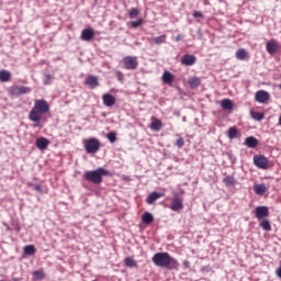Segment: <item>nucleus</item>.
<instances>
[{
    "label": "nucleus",
    "instance_id": "1",
    "mask_svg": "<svg viewBox=\"0 0 281 281\" xmlns=\"http://www.w3.org/2000/svg\"><path fill=\"white\" fill-rule=\"evenodd\" d=\"M49 111H50L49 103H47L45 99L35 100L34 106L29 113V120L31 122H34V124L38 126L41 124V120H43V115H45L46 113H49Z\"/></svg>",
    "mask_w": 281,
    "mask_h": 281
},
{
    "label": "nucleus",
    "instance_id": "2",
    "mask_svg": "<svg viewBox=\"0 0 281 281\" xmlns=\"http://www.w3.org/2000/svg\"><path fill=\"white\" fill-rule=\"evenodd\" d=\"M151 262L155 267H160L161 269H179V261L168 252H156L151 258Z\"/></svg>",
    "mask_w": 281,
    "mask_h": 281
},
{
    "label": "nucleus",
    "instance_id": "3",
    "mask_svg": "<svg viewBox=\"0 0 281 281\" xmlns=\"http://www.w3.org/2000/svg\"><path fill=\"white\" fill-rule=\"evenodd\" d=\"M111 172L102 167L97 168L95 170L86 171L83 179L88 183H93V186H100L104 181V177H110Z\"/></svg>",
    "mask_w": 281,
    "mask_h": 281
},
{
    "label": "nucleus",
    "instance_id": "4",
    "mask_svg": "<svg viewBox=\"0 0 281 281\" xmlns=\"http://www.w3.org/2000/svg\"><path fill=\"white\" fill-rule=\"evenodd\" d=\"M85 149L89 155H93V153H98L100 150V140L97 138H89L85 140Z\"/></svg>",
    "mask_w": 281,
    "mask_h": 281
},
{
    "label": "nucleus",
    "instance_id": "5",
    "mask_svg": "<svg viewBox=\"0 0 281 281\" xmlns=\"http://www.w3.org/2000/svg\"><path fill=\"white\" fill-rule=\"evenodd\" d=\"M123 65L127 70H135L139 66V61H137V57L135 56H125L123 58Z\"/></svg>",
    "mask_w": 281,
    "mask_h": 281
},
{
    "label": "nucleus",
    "instance_id": "6",
    "mask_svg": "<svg viewBox=\"0 0 281 281\" xmlns=\"http://www.w3.org/2000/svg\"><path fill=\"white\" fill-rule=\"evenodd\" d=\"M254 164L261 170H267V168H269V159L262 155L254 156Z\"/></svg>",
    "mask_w": 281,
    "mask_h": 281
},
{
    "label": "nucleus",
    "instance_id": "7",
    "mask_svg": "<svg viewBox=\"0 0 281 281\" xmlns=\"http://www.w3.org/2000/svg\"><path fill=\"white\" fill-rule=\"evenodd\" d=\"M169 210L172 212H181L183 210V199L176 196L172 199Z\"/></svg>",
    "mask_w": 281,
    "mask_h": 281
},
{
    "label": "nucleus",
    "instance_id": "8",
    "mask_svg": "<svg viewBox=\"0 0 281 281\" xmlns=\"http://www.w3.org/2000/svg\"><path fill=\"white\" fill-rule=\"evenodd\" d=\"M180 63L186 67H192V65L196 64V56L190 54L183 55L180 59Z\"/></svg>",
    "mask_w": 281,
    "mask_h": 281
},
{
    "label": "nucleus",
    "instance_id": "9",
    "mask_svg": "<svg viewBox=\"0 0 281 281\" xmlns=\"http://www.w3.org/2000/svg\"><path fill=\"white\" fill-rule=\"evenodd\" d=\"M30 91H32V89L25 86H13L11 88L12 95H23L25 93H30Z\"/></svg>",
    "mask_w": 281,
    "mask_h": 281
},
{
    "label": "nucleus",
    "instance_id": "10",
    "mask_svg": "<svg viewBox=\"0 0 281 281\" xmlns=\"http://www.w3.org/2000/svg\"><path fill=\"white\" fill-rule=\"evenodd\" d=\"M85 85L90 87V89H95L100 87V81L98 80V76L90 75L85 79Z\"/></svg>",
    "mask_w": 281,
    "mask_h": 281
},
{
    "label": "nucleus",
    "instance_id": "11",
    "mask_svg": "<svg viewBox=\"0 0 281 281\" xmlns=\"http://www.w3.org/2000/svg\"><path fill=\"white\" fill-rule=\"evenodd\" d=\"M102 102H103L104 106L111 108V106H115L116 99L111 93H104L102 95Z\"/></svg>",
    "mask_w": 281,
    "mask_h": 281
},
{
    "label": "nucleus",
    "instance_id": "12",
    "mask_svg": "<svg viewBox=\"0 0 281 281\" xmlns=\"http://www.w3.org/2000/svg\"><path fill=\"white\" fill-rule=\"evenodd\" d=\"M266 49L268 52V54H276V52H278V49H280V44H278V42H276V40H270L267 42L266 44Z\"/></svg>",
    "mask_w": 281,
    "mask_h": 281
},
{
    "label": "nucleus",
    "instance_id": "13",
    "mask_svg": "<svg viewBox=\"0 0 281 281\" xmlns=\"http://www.w3.org/2000/svg\"><path fill=\"white\" fill-rule=\"evenodd\" d=\"M93 36H95V31H93V29H83L81 32V41H93Z\"/></svg>",
    "mask_w": 281,
    "mask_h": 281
},
{
    "label": "nucleus",
    "instance_id": "14",
    "mask_svg": "<svg viewBox=\"0 0 281 281\" xmlns=\"http://www.w3.org/2000/svg\"><path fill=\"white\" fill-rule=\"evenodd\" d=\"M255 100L260 102V104H265L269 100V92L265 90H258L255 94Z\"/></svg>",
    "mask_w": 281,
    "mask_h": 281
},
{
    "label": "nucleus",
    "instance_id": "15",
    "mask_svg": "<svg viewBox=\"0 0 281 281\" xmlns=\"http://www.w3.org/2000/svg\"><path fill=\"white\" fill-rule=\"evenodd\" d=\"M35 146L38 148V150H47V146H49V139L46 137H40L35 142Z\"/></svg>",
    "mask_w": 281,
    "mask_h": 281
},
{
    "label": "nucleus",
    "instance_id": "16",
    "mask_svg": "<svg viewBox=\"0 0 281 281\" xmlns=\"http://www.w3.org/2000/svg\"><path fill=\"white\" fill-rule=\"evenodd\" d=\"M256 218H267L269 216V207L267 206H258L255 211Z\"/></svg>",
    "mask_w": 281,
    "mask_h": 281
},
{
    "label": "nucleus",
    "instance_id": "17",
    "mask_svg": "<svg viewBox=\"0 0 281 281\" xmlns=\"http://www.w3.org/2000/svg\"><path fill=\"white\" fill-rule=\"evenodd\" d=\"M161 80L165 85H169V87H171L172 83L175 82V75H172L168 70H165L162 74Z\"/></svg>",
    "mask_w": 281,
    "mask_h": 281
},
{
    "label": "nucleus",
    "instance_id": "18",
    "mask_svg": "<svg viewBox=\"0 0 281 281\" xmlns=\"http://www.w3.org/2000/svg\"><path fill=\"white\" fill-rule=\"evenodd\" d=\"M164 196H165L164 193L151 192L148 194V196L146 199V203H148V205H153V203H155V201H157L158 199H161Z\"/></svg>",
    "mask_w": 281,
    "mask_h": 281
},
{
    "label": "nucleus",
    "instance_id": "19",
    "mask_svg": "<svg viewBox=\"0 0 281 281\" xmlns=\"http://www.w3.org/2000/svg\"><path fill=\"white\" fill-rule=\"evenodd\" d=\"M166 38H168V36L166 34L157 36V37H149L148 42L151 45H161L164 43H166Z\"/></svg>",
    "mask_w": 281,
    "mask_h": 281
},
{
    "label": "nucleus",
    "instance_id": "20",
    "mask_svg": "<svg viewBox=\"0 0 281 281\" xmlns=\"http://www.w3.org/2000/svg\"><path fill=\"white\" fill-rule=\"evenodd\" d=\"M162 126L164 124L159 119H156L155 116L151 117V123L149 126L151 131H161Z\"/></svg>",
    "mask_w": 281,
    "mask_h": 281
},
{
    "label": "nucleus",
    "instance_id": "21",
    "mask_svg": "<svg viewBox=\"0 0 281 281\" xmlns=\"http://www.w3.org/2000/svg\"><path fill=\"white\" fill-rule=\"evenodd\" d=\"M221 106L224 111H234V102L229 99H223L221 101Z\"/></svg>",
    "mask_w": 281,
    "mask_h": 281
},
{
    "label": "nucleus",
    "instance_id": "22",
    "mask_svg": "<svg viewBox=\"0 0 281 281\" xmlns=\"http://www.w3.org/2000/svg\"><path fill=\"white\" fill-rule=\"evenodd\" d=\"M267 190H269V188H267V186H265V184H255L254 186V192H255V194H258L259 196H262V194H265L267 192Z\"/></svg>",
    "mask_w": 281,
    "mask_h": 281
},
{
    "label": "nucleus",
    "instance_id": "23",
    "mask_svg": "<svg viewBox=\"0 0 281 281\" xmlns=\"http://www.w3.org/2000/svg\"><path fill=\"white\" fill-rule=\"evenodd\" d=\"M12 80V74L8 70L0 71V82H10Z\"/></svg>",
    "mask_w": 281,
    "mask_h": 281
},
{
    "label": "nucleus",
    "instance_id": "24",
    "mask_svg": "<svg viewBox=\"0 0 281 281\" xmlns=\"http://www.w3.org/2000/svg\"><path fill=\"white\" fill-rule=\"evenodd\" d=\"M245 146L248 148H256V146H258V139L254 136H249L245 139Z\"/></svg>",
    "mask_w": 281,
    "mask_h": 281
},
{
    "label": "nucleus",
    "instance_id": "25",
    "mask_svg": "<svg viewBox=\"0 0 281 281\" xmlns=\"http://www.w3.org/2000/svg\"><path fill=\"white\" fill-rule=\"evenodd\" d=\"M142 221L145 223V225H150V223L155 221V217L150 212H145L142 216Z\"/></svg>",
    "mask_w": 281,
    "mask_h": 281
},
{
    "label": "nucleus",
    "instance_id": "26",
    "mask_svg": "<svg viewBox=\"0 0 281 281\" xmlns=\"http://www.w3.org/2000/svg\"><path fill=\"white\" fill-rule=\"evenodd\" d=\"M189 86L191 89H198L201 86V79L199 77H191L189 79Z\"/></svg>",
    "mask_w": 281,
    "mask_h": 281
},
{
    "label": "nucleus",
    "instance_id": "27",
    "mask_svg": "<svg viewBox=\"0 0 281 281\" xmlns=\"http://www.w3.org/2000/svg\"><path fill=\"white\" fill-rule=\"evenodd\" d=\"M23 252L25 256H34V254H36V246L34 245L24 246Z\"/></svg>",
    "mask_w": 281,
    "mask_h": 281
},
{
    "label": "nucleus",
    "instance_id": "28",
    "mask_svg": "<svg viewBox=\"0 0 281 281\" xmlns=\"http://www.w3.org/2000/svg\"><path fill=\"white\" fill-rule=\"evenodd\" d=\"M223 183L226 188H231V186H236V178L234 176H227L223 179Z\"/></svg>",
    "mask_w": 281,
    "mask_h": 281
},
{
    "label": "nucleus",
    "instance_id": "29",
    "mask_svg": "<svg viewBox=\"0 0 281 281\" xmlns=\"http://www.w3.org/2000/svg\"><path fill=\"white\" fill-rule=\"evenodd\" d=\"M227 137L228 139H236V137H238V128L235 126L229 127L227 131Z\"/></svg>",
    "mask_w": 281,
    "mask_h": 281
},
{
    "label": "nucleus",
    "instance_id": "30",
    "mask_svg": "<svg viewBox=\"0 0 281 281\" xmlns=\"http://www.w3.org/2000/svg\"><path fill=\"white\" fill-rule=\"evenodd\" d=\"M125 267H128L130 269H133V267H137V261L131 257H126L124 259Z\"/></svg>",
    "mask_w": 281,
    "mask_h": 281
},
{
    "label": "nucleus",
    "instance_id": "31",
    "mask_svg": "<svg viewBox=\"0 0 281 281\" xmlns=\"http://www.w3.org/2000/svg\"><path fill=\"white\" fill-rule=\"evenodd\" d=\"M236 58H237L238 60H245V58H247V50L244 49V48L237 49V52H236Z\"/></svg>",
    "mask_w": 281,
    "mask_h": 281
},
{
    "label": "nucleus",
    "instance_id": "32",
    "mask_svg": "<svg viewBox=\"0 0 281 281\" xmlns=\"http://www.w3.org/2000/svg\"><path fill=\"white\" fill-rule=\"evenodd\" d=\"M33 278L35 280H45V271L43 270H37L33 272Z\"/></svg>",
    "mask_w": 281,
    "mask_h": 281
},
{
    "label": "nucleus",
    "instance_id": "33",
    "mask_svg": "<svg viewBox=\"0 0 281 281\" xmlns=\"http://www.w3.org/2000/svg\"><path fill=\"white\" fill-rule=\"evenodd\" d=\"M260 227L263 228L266 232H271V223L269 222V220L261 221Z\"/></svg>",
    "mask_w": 281,
    "mask_h": 281
},
{
    "label": "nucleus",
    "instance_id": "34",
    "mask_svg": "<svg viewBox=\"0 0 281 281\" xmlns=\"http://www.w3.org/2000/svg\"><path fill=\"white\" fill-rule=\"evenodd\" d=\"M252 120H257V122H260L261 120H265V113L262 112H251Z\"/></svg>",
    "mask_w": 281,
    "mask_h": 281
},
{
    "label": "nucleus",
    "instance_id": "35",
    "mask_svg": "<svg viewBox=\"0 0 281 281\" xmlns=\"http://www.w3.org/2000/svg\"><path fill=\"white\" fill-rule=\"evenodd\" d=\"M106 137L111 144H115L117 142V134H115V132L108 133Z\"/></svg>",
    "mask_w": 281,
    "mask_h": 281
},
{
    "label": "nucleus",
    "instance_id": "36",
    "mask_svg": "<svg viewBox=\"0 0 281 281\" xmlns=\"http://www.w3.org/2000/svg\"><path fill=\"white\" fill-rule=\"evenodd\" d=\"M128 16L130 19H137L139 16V11L138 9H132L128 11Z\"/></svg>",
    "mask_w": 281,
    "mask_h": 281
},
{
    "label": "nucleus",
    "instance_id": "37",
    "mask_svg": "<svg viewBox=\"0 0 281 281\" xmlns=\"http://www.w3.org/2000/svg\"><path fill=\"white\" fill-rule=\"evenodd\" d=\"M176 146L178 148H183V146H186V139H183V137H180L176 140Z\"/></svg>",
    "mask_w": 281,
    "mask_h": 281
},
{
    "label": "nucleus",
    "instance_id": "38",
    "mask_svg": "<svg viewBox=\"0 0 281 281\" xmlns=\"http://www.w3.org/2000/svg\"><path fill=\"white\" fill-rule=\"evenodd\" d=\"M143 23H144V20L140 18L136 21H132L131 25H132V27H139V25H142Z\"/></svg>",
    "mask_w": 281,
    "mask_h": 281
},
{
    "label": "nucleus",
    "instance_id": "39",
    "mask_svg": "<svg viewBox=\"0 0 281 281\" xmlns=\"http://www.w3.org/2000/svg\"><path fill=\"white\" fill-rule=\"evenodd\" d=\"M193 18L194 19H203V13L201 11H194L193 12Z\"/></svg>",
    "mask_w": 281,
    "mask_h": 281
},
{
    "label": "nucleus",
    "instance_id": "40",
    "mask_svg": "<svg viewBox=\"0 0 281 281\" xmlns=\"http://www.w3.org/2000/svg\"><path fill=\"white\" fill-rule=\"evenodd\" d=\"M34 190H36V192H38L40 194H43V187H41L40 184H33Z\"/></svg>",
    "mask_w": 281,
    "mask_h": 281
},
{
    "label": "nucleus",
    "instance_id": "41",
    "mask_svg": "<svg viewBox=\"0 0 281 281\" xmlns=\"http://www.w3.org/2000/svg\"><path fill=\"white\" fill-rule=\"evenodd\" d=\"M45 82H44V85H50L52 83V75H46L45 76Z\"/></svg>",
    "mask_w": 281,
    "mask_h": 281
},
{
    "label": "nucleus",
    "instance_id": "42",
    "mask_svg": "<svg viewBox=\"0 0 281 281\" xmlns=\"http://www.w3.org/2000/svg\"><path fill=\"white\" fill-rule=\"evenodd\" d=\"M183 38V36L181 34H178L176 36V43H179V41H181Z\"/></svg>",
    "mask_w": 281,
    "mask_h": 281
},
{
    "label": "nucleus",
    "instance_id": "43",
    "mask_svg": "<svg viewBox=\"0 0 281 281\" xmlns=\"http://www.w3.org/2000/svg\"><path fill=\"white\" fill-rule=\"evenodd\" d=\"M183 265L187 267V269H188V267H190V261H188V260H186V261H183Z\"/></svg>",
    "mask_w": 281,
    "mask_h": 281
},
{
    "label": "nucleus",
    "instance_id": "44",
    "mask_svg": "<svg viewBox=\"0 0 281 281\" xmlns=\"http://www.w3.org/2000/svg\"><path fill=\"white\" fill-rule=\"evenodd\" d=\"M35 183L29 182L27 188H34Z\"/></svg>",
    "mask_w": 281,
    "mask_h": 281
}]
</instances>
